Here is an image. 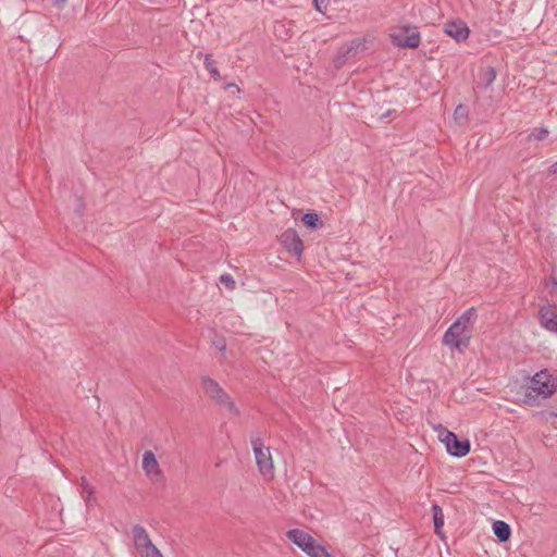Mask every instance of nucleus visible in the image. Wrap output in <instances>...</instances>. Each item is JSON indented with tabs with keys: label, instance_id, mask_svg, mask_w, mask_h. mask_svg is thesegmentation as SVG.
<instances>
[{
	"label": "nucleus",
	"instance_id": "1",
	"mask_svg": "<svg viewBox=\"0 0 557 557\" xmlns=\"http://www.w3.org/2000/svg\"><path fill=\"white\" fill-rule=\"evenodd\" d=\"M475 320V309L469 308L466 310L445 332L443 336V344L457 349L467 347L471 338Z\"/></svg>",
	"mask_w": 557,
	"mask_h": 557
},
{
	"label": "nucleus",
	"instance_id": "2",
	"mask_svg": "<svg viewBox=\"0 0 557 557\" xmlns=\"http://www.w3.org/2000/svg\"><path fill=\"white\" fill-rule=\"evenodd\" d=\"M556 391V384L547 371H540L531 379L527 387L525 398L535 401L539 397L547 398Z\"/></svg>",
	"mask_w": 557,
	"mask_h": 557
},
{
	"label": "nucleus",
	"instance_id": "3",
	"mask_svg": "<svg viewBox=\"0 0 557 557\" xmlns=\"http://www.w3.org/2000/svg\"><path fill=\"white\" fill-rule=\"evenodd\" d=\"M132 540L134 550L138 557H163L143 525L135 524L132 528Z\"/></svg>",
	"mask_w": 557,
	"mask_h": 557
},
{
	"label": "nucleus",
	"instance_id": "4",
	"mask_svg": "<svg viewBox=\"0 0 557 557\" xmlns=\"http://www.w3.org/2000/svg\"><path fill=\"white\" fill-rule=\"evenodd\" d=\"M393 45L400 48H417L420 45V33L417 27L400 25L394 27L389 33Z\"/></svg>",
	"mask_w": 557,
	"mask_h": 557
},
{
	"label": "nucleus",
	"instance_id": "5",
	"mask_svg": "<svg viewBox=\"0 0 557 557\" xmlns=\"http://www.w3.org/2000/svg\"><path fill=\"white\" fill-rule=\"evenodd\" d=\"M201 384L208 397H210L216 404L224 406L231 413H238L235 404L230 399L228 395L216 381L208 376H202Z\"/></svg>",
	"mask_w": 557,
	"mask_h": 557
},
{
	"label": "nucleus",
	"instance_id": "6",
	"mask_svg": "<svg viewBox=\"0 0 557 557\" xmlns=\"http://www.w3.org/2000/svg\"><path fill=\"white\" fill-rule=\"evenodd\" d=\"M252 449L261 475L268 480L273 479L274 465L270 448L265 447L260 438H257L252 441Z\"/></svg>",
	"mask_w": 557,
	"mask_h": 557
},
{
	"label": "nucleus",
	"instance_id": "7",
	"mask_svg": "<svg viewBox=\"0 0 557 557\" xmlns=\"http://www.w3.org/2000/svg\"><path fill=\"white\" fill-rule=\"evenodd\" d=\"M440 438L451 456L465 457L470 451V442L468 440L459 441L456 434L450 431L446 430L441 433Z\"/></svg>",
	"mask_w": 557,
	"mask_h": 557
},
{
	"label": "nucleus",
	"instance_id": "8",
	"mask_svg": "<svg viewBox=\"0 0 557 557\" xmlns=\"http://www.w3.org/2000/svg\"><path fill=\"white\" fill-rule=\"evenodd\" d=\"M141 466L145 474L153 484L164 483L165 476L159 466V462L154 454L151 450H147L144 453Z\"/></svg>",
	"mask_w": 557,
	"mask_h": 557
},
{
	"label": "nucleus",
	"instance_id": "9",
	"mask_svg": "<svg viewBox=\"0 0 557 557\" xmlns=\"http://www.w3.org/2000/svg\"><path fill=\"white\" fill-rule=\"evenodd\" d=\"M281 243L287 251L296 257L302 253V242L294 230H287L281 235Z\"/></svg>",
	"mask_w": 557,
	"mask_h": 557
},
{
	"label": "nucleus",
	"instance_id": "10",
	"mask_svg": "<svg viewBox=\"0 0 557 557\" xmlns=\"http://www.w3.org/2000/svg\"><path fill=\"white\" fill-rule=\"evenodd\" d=\"M445 33L457 41H463L469 36V28L461 21L447 22L444 26Z\"/></svg>",
	"mask_w": 557,
	"mask_h": 557
},
{
	"label": "nucleus",
	"instance_id": "11",
	"mask_svg": "<svg viewBox=\"0 0 557 557\" xmlns=\"http://www.w3.org/2000/svg\"><path fill=\"white\" fill-rule=\"evenodd\" d=\"M287 539L293 542L296 546H298L302 552L308 548V546L314 540L309 533L300 530V529H292L286 532Z\"/></svg>",
	"mask_w": 557,
	"mask_h": 557
},
{
	"label": "nucleus",
	"instance_id": "12",
	"mask_svg": "<svg viewBox=\"0 0 557 557\" xmlns=\"http://www.w3.org/2000/svg\"><path fill=\"white\" fill-rule=\"evenodd\" d=\"M541 325L547 331H557V312L550 306H543L540 309Z\"/></svg>",
	"mask_w": 557,
	"mask_h": 557
},
{
	"label": "nucleus",
	"instance_id": "13",
	"mask_svg": "<svg viewBox=\"0 0 557 557\" xmlns=\"http://www.w3.org/2000/svg\"><path fill=\"white\" fill-rule=\"evenodd\" d=\"M432 513H433V522H434V532L438 536L443 537V525H444V513L440 505H432Z\"/></svg>",
	"mask_w": 557,
	"mask_h": 557
},
{
	"label": "nucleus",
	"instance_id": "14",
	"mask_svg": "<svg viewBox=\"0 0 557 557\" xmlns=\"http://www.w3.org/2000/svg\"><path fill=\"white\" fill-rule=\"evenodd\" d=\"M493 532L500 542H506L511 534L509 524L500 520L493 523Z\"/></svg>",
	"mask_w": 557,
	"mask_h": 557
},
{
	"label": "nucleus",
	"instance_id": "15",
	"mask_svg": "<svg viewBox=\"0 0 557 557\" xmlns=\"http://www.w3.org/2000/svg\"><path fill=\"white\" fill-rule=\"evenodd\" d=\"M367 44H368L367 38H356V39L351 40L346 46V51L344 52V55L356 54L358 52L367 50L368 49Z\"/></svg>",
	"mask_w": 557,
	"mask_h": 557
},
{
	"label": "nucleus",
	"instance_id": "16",
	"mask_svg": "<svg viewBox=\"0 0 557 557\" xmlns=\"http://www.w3.org/2000/svg\"><path fill=\"white\" fill-rule=\"evenodd\" d=\"M305 553L310 557H334L330 554L324 546L319 544L315 540L306 548Z\"/></svg>",
	"mask_w": 557,
	"mask_h": 557
},
{
	"label": "nucleus",
	"instance_id": "17",
	"mask_svg": "<svg viewBox=\"0 0 557 557\" xmlns=\"http://www.w3.org/2000/svg\"><path fill=\"white\" fill-rule=\"evenodd\" d=\"M305 553L310 557H334L330 554L324 546L319 544L315 540L306 548Z\"/></svg>",
	"mask_w": 557,
	"mask_h": 557
},
{
	"label": "nucleus",
	"instance_id": "18",
	"mask_svg": "<svg viewBox=\"0 0 557 557\" xmlns=\"http://www.w3.org/2000/svg\"><path fill=\"white\" fill-rule=\"evenodd\" d=\"M79 486H81L82 497L85 499V502L87 504H92L95 502V498H94L95 488H94V486L91 484H89V482L87 481V479L85 476L81 478Z\"/></svg>",
	"mask_w": 557,
	"mask_h": 557
},
{
	"label": "nucleus",
	"instance_id": "19",
	"mask_svg": "<svg viewBox=\"0 0 557 557\" xmlns=\"http://www.w3.org/2000/svg\"><path fill=\"white\" fill-rule=\"evenodd\" d=\"M203 63H205L206 70L210 73L211 77L215 81H219L221 78L220 72H219L218 67L215 66V62L212 60L210 54L205 55Z\"/></svg>",
	"mask_w": 557,
	"mask_h": 557
},
{
	"label": "nucleus",
	"instance_id": "20",
	"mask_svg": "<svg viewBox=\"0 0 557 557\" xmlns=\"http://www.w3.org/2000/svg\"><path fill=\"white\" fill-rule=\"evenodd\" d=\"M548 136V129L547 128H535L531 132L529 135V139L534 140H544Z\"/></svg>",
	"mask_w": 557,
	"mask_h": 557
},
{
	"label": "nucleus",
	"instance_id": "21",
	"mask_svg": "<svg viewBox=\"0 0 557 557\" xmlns=\"http://www.w3.org/2000/svg\"><path fill=\"white\" fill-rule=\"evenodd\" d=\"M301 220L304 224L309 227H315L319 222V218L315 213H306Z\"/></svg>",
	"mask_w": 557,
	"mask_h": 557
},
{
	"label": "nucleus",
	"instance_id": "22",
	"mask_svg": "<svg viewBox=\"0 0 557 557\" xmlns=\"http://www.w3.org/2000/svg\"><path fill=\"white\" fill-rule=\"evenodd\" d=\"M220 282L225 286L227 287L228 289H234L235 288V280L233 278V276L231 274H222L220 276Z\"/></svg>",
	"mask_w": 557,
	"mask_h": 557
},
{
	"label": "nucleus",
	"instance_id": "23",
	"mask_svg": "<svg viewBox=\"0 0 557 557\" xmlns=\"http://www.w3.org/2000/svg\"><path fill=\"white\" fill-rule=\"evenodd\" d=\"M496 78V72L493 67H488L485 73L486 85H491Z\"/></svg>",
	"mask_w": 557,
	"mask_h": 557
},
{
	"label": "nucleus",
	"instance_id": "24",
	"mask_svg": "<svg viewBox=\"0 0 557 557\" xmlns=\"http://www.w3.org/2000/svg\"><path fill=\"white\" fill-rule=\"evenodd\" d=\"M313 4L319 12H323L326 8L325 0H313Z\"/></svg>",
	"mask_w": 557,
	"mask_h": 557
},
{
	"label": "nucleus",
	"instance_id": "25",
	"mask_svg": "<svg viewBox=\"0 0 557 557\" xmlns=\"http://www.w3.org/2000/svg\"><path fill=\"white\" fill-rule=\"evenodd\" d=\"M67 0H53V3L58 7L63 5Z\"/></svg>",
	"mask_w": 557,
	"mask_h": 557
},
{
	"label": "nucleus",
	"instance_id": "26",
	"mask_svg": "<svg viewBox=\"0 0 557 557\" xmlns=\"http://www.w3.org/2000/svg\"><path fill=\"white\" fill-rule=\"evenodd\" d=\"M463 110V108L461 106H459L457 109H456V114H458V111H461Z\"/></svg>",
	"mask_w": 557,
	"mask_h": 557
},
{
	"label": "nucleus",
	"instance_id": "27",
	"mask_svg": "<svg viewBox=\"0 0 557 557\" xmlns=\"http://www.w3.org/2000/svg\"><path fill=\"white\" fill-rule=\"evenodd\" d=\"M555 165L557 166V162L555 163Z\"/></svg>",
	"mask_w": 557,
	"mask_h": 557
}]
</instances>
